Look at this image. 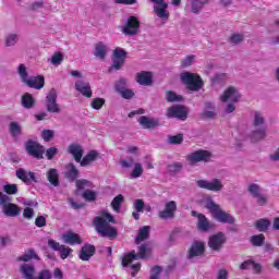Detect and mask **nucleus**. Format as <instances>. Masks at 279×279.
Segmentation results:
<instances>
[{
	"instance_id": "nucleus-1",
	"label": "nucleus",
	"mask_w": 279,
	"mask_h": 279,
	"mask_svg": "<svg viewBox=\"0 0 279 279\" xmlns=\"http://www.w3.org/2000/svg\"><path fill=\"white\" fill-rule=\"evenodd\" d=\"M110 223H117L114 216L110 213L102 211L101 217L94 218L96 232L102 236H107V239H114L117 238V229L110 226Z\"/></svg>"
},
{
	"instance_id": "nucleus-2",
	"label": "nucleus",
	"mask_w": 279,
	"mask_h": 279,
	"mask_svg": "<svg viewBox=\"0 0 279 279\" xmlns=\"http://www.w3.org/2000/svg\"><path fill=\"white\" fill-rule=\"evenodd\" d=\"M205 208L209 210L214 219H216V221H219V223H229L230 226H232V223H234L235 221L233 216L223 211L221 207L217 203H215V201H213V198H207L205 201Z\"/></svg>"
},
{
	"instance_id": "nucleus-3",
	"label": "nucleus",
	"mask_w": 279,
	"mask_h": 279,
	"mask_svg": "<svg viewBox=\"0 0 279 279\" xmlns=\"http://www.w3.org/2000/svg\"><path fill=\"white\" fill-rule=\"evenodd\" d=\"M267 128L265 126V117L260 111L253 112V131L251 133V141L253 143H258L265 138Z\"/></svg>"
},
{
	"instance_id": "nucleus-4",
	"label": "nucleus",
	"mask_w": 279,
	"mask_h": 279,
	"mask_svg": "<svg viewBox=\"0 0 279 279\" xmlns=\"http://www.w3.org/2000/svg\"><path fill=\"white\" fill-rule=\"evenodd\" d=\"M151 254V244H142L138 247V253L136 251H131L129 254H125L122 258V266L128 267L132 265L134 260H138L140 258H147Z\"/></svg>"
},
{
	"instance_id": "nucleus-5",
	"label": "nucleus",
	"mask_w": 279,
	"mask_h": 279,
	"mask_svg": "<svg viewBox=\"0 0 279 279\" xmlns=\"http://www.w3.org/2000/svg\"><path fill=\"white\" fill-rule=\"evenodd\" d=\"M180 80L182 84H185L187 86L189 90H202L204 88V81L202 80V76L191 73V72H183L180 74Z\"/></svg>"
},
{
	"instance_id": "nucleus-6",
	"label": "nucleus",
	"mask_w": 279,
	"mask_h": 279,
	"mask_svg": "<svg viewBox=\"0 0 279 279\" xmlns=\"http://www.w3.org/2000/svg\"><path fill=\"white\" fill-rule=\"evenodd\" d=\"M21 274H23L25 279H52L53 275L49 269H43L34 277L36 274V268L32 264H23L20 269Z\"/></svg>"
},
{
	"instance_id": "nucleus-7",
	"label": "nucleus",
	"mask_w": 279,
	"mask_h": 279,
	"mask_svg": "<svg viewBox=\"0 0 279 279\" xmlns=\"http://www.w3.org/2000/svg\"><path fill=\"white\" fill-rule=\"evenodd\" d=\"M10 202V196L0 192V206H2V213L5 217H19L21 215V207Z\"/></svg>"
},
{
	"instance_id": "nucleus-8",
	"label": "nucleus",
	"mask_w": 279,
	"mask_h": 279,
	"mask_svg": "<svg viewBox=\"0 0 279 279\" xmlns=\"http://www.w3.org/2000/svg\"><path fill=\"white\" fill-rule=\"evenodd\" d=\"M210 158H213V154L204 149H198L186 156V160L192 167H195L199 162H210Z\"/></svg>"
},
{
	"instance_id": "nucleus-9",
	"label": "nucleus",
	"mask_w": 279,
	"mask_h": 279,
	"mask_svg": "<svg viewBox=\"0 0 279 279\" xmlns=\"http://www.w3.org/2000/svg\"><path fill=\"white\" fill-rule=\"evenodd\" d=\"M196 185L198 189H205L206 191H211L213 193H220V191H223V181L220 179H211L208 180H198L196 181Z\"/></svg>"
},
{
	"instance_id": "nucleus-10",
	"label": "nucleus",
	"mask_w": 279,
	"mask_h": 279,
	"mask_svg": "<svg viewBox=\"0 0 279 279\" xmlns=\"http://www.w3.org/2000/svg\"><path fill=\"white\" fill-rule=\"evenodd\" d=\"M138 29H141V22H138L136 16H130L121 27V32L124 36H136Z\"/></svg>"
},
{
	"instance_id": "nucleus-11",
	"label": "nucleus",
	"mask_w": 279,
	"mask_h": 279,
	"mask_svg": "<svg viewBox=\"0 0 279 279\" xmlns=\"http://www.w3.org/2000/svg\"><path fill=\"white\" fill-rule=\"evenodd\" d=\"M247 191L251 197L256 201L257 206H267L268 198L267 195L263 194L260 185L252 183L248 185Z\"/></svg>"
},
{
	"instance_id": "nucleus-12",
	"label": "nucleus",
	"mask_w": 279,
	"mask_h": 279,
	"mask_svg": "<svg viewBox=\"0 0 279 279\" xmlns=\"http://www.w3.org/2000/svg\"><path fill=\"white\" fill-rule=\"evenodd\" d=\"M25 149L28 156L36 158V160H43L45 155V147L38 144V142H34L32 140L27 141L25 144Z\"/></svg>"
},
{
	"instance_id": "nucleus-13",
	"label": "nucleus",
	"mask_w": 279,
	"mask_h": 279,
	"mask_svg": "<svg viewBox=\"0 0 279 279\" xmlns=\"http://www.w3.org/2000/svg\"><path fill=\"white\" fill-rule=\"evenodd\" d=\"M226 241H228L226 233L218 232L209 236L208 247H210L213 252H221L223 245H226Z\"/></svg>"
},
{
	"instance_id": "nucleus-14",
	"label": "nucleus",
	"mask_w": 279,
	"mask_h": 279,
	"mask_svg": "<svg viewBox=\"0 0 279 279\" xmlns=\"http://www.w3.org/2000/svg\"><path fill=\"white\" fill-rule=\"evenodd\" d=\"M46 108L48 112H51L53 114H58L62 111L60 108V105H58V93L56 89H50L46 97Z\"/></svg>"
},
{
	"instance_id": "nucleus-15",
	"label": "nucleus",
	"mask_w": 279,
	"mask_h": 279,
	"mask_svg": "<svg viewBox=\"0 0 279 279\" xmlns=\"http://www.w3.org/2000/svg\"><path fill=\"white\" fill-rule=\"evenodd\" d=\"M169 119H179L180 121H186L189 118V110L182 105H174L168 108Z\"/></svg>"
},
{
	"instance_id": "nucleus-16",
	"label": "nucleus",
	"mask_w": 279,
	"mask_h": 279,
	"mask_svg": "<svg viewBox=\"0 0 279 279\" xmlns=\"http://www.w3.org/2000/svg\"><path fill=\"white\" fill-rule=\"evenodd\" d=\"M240 99L241 93H239V89L233 86L228 87L220 96V101H222V104H228V101L231 104H239Z\"/></svg>"
},
{
	"instance_id": "nucleus-17",
	"label": "nucleus",
	"mask_w": 279,
	"mask_h": 279,
	"mask_svg": "<svg viewBox=\"0 0 279 279\" xmlns=\"http://www.w3.org/2000/svg\"><path fill=\"white\" fill-rule=\"evenodd\" d=\"M125 58H128V51L123 50V48H116L113 50L112 56V65L111 69H116V71H119L123 64H125Z\"/></svg>"
},
{
	"instance_id": "nucleus-18",
	"label": "nucleus",
	"mask_w": 279,
	"mask_h": 279,
	"mask_svg": "<svg viewBox=\"0 0 279 279\" xmlns=\"http://www.w3.org/2000/svg\"><path fill=\"white\" fill-rule=\"evenodd\" d=\"M175 210H178V204L175 201L166 203L165 209L158 213L159 219L168 220L175 217Z\"/></svg>"
},
{
	"instance_id": "nucleus-19",
	"label": "nucleus",
	"mask_w": 279,
	"mask_h": 279,
	"mask_svg": "<svg viewBox=\"0 0 279 279\" xmlns=\"http://www.w3.org/2000/svg\"><path fill=\"white\" fill-rule=\"evenodd\" d=\"M48 245L54 252L60 253V258H62V260L69 258V256H71V253L73 252V248H71L69 246H64L61 243L56 242V240H48Z\"/></svg>"
},
{
	"instance_id": "nucleus-20",
	"label": "nucleus",
	"mask_w": 279,
	"mask_h": 279,
	"mask_svg": "<svg viewBox=\"0 0 279 279\" xmlns=\"http://www.w3.org/2000/svg\"><path fill=\"white\" fill-rule=\"evenodd\" d=\"M192 217H197V228L201 230V232H209V230H213V223L208 221V218L204 214H198L195 210L191 211Z\"/></svg>"
},
{
	"instance_id": "nucleus-21",
	"label": "nucleus",
	"mask_w": 279,
	"mask_h": 279,
	"mask_svg": "<svg viewBox=\"0 0 279 279\" xmlns=\"http://www.w3.org/2000/svg\"><path fill=\"white\" fill-rule=\"evenodd\" d=\"M75 90L81 93L83 97H86L87 99H90L93 97V89L90 88V83L86 81L78 80L74 84Z\"/></svg>"
},
{
	"instance_id": "nucleus-22",
	"label": "nucleus",
	"mask_w": 279,
	"mask_h": 279,
	"mask_svg": "<svg viewBox=\"0 0 279 279\" xmlns=\"http://www.w3.org/2000/svg\"><path fill=\"white\" fill-rule=\"evenodd\" d=\"M135 80L141 86H151L154 84V75L147 71L138 72Z\"/></svg>"
},
{
	"instance_id": "nucleus-23",
	"label": "nucleus",
	"mask_w": 279,
	"mask_h": 279,
	"mask_svg": "<svg viewBox=\"0 0 279 279\" xmlns=\"http://www.w3.org/2000/svg\"><path fill=\"white\" fill-rule=\"evenodd\" d=\"M16 178L19 180H22L25 184H29V182H37L36 181V173L32 171H27L23 168H19L15 172Z\"/></svg>"
},
{
	"instance_id": "nucleus-24",
	"label": "nucleus",
	"mask_w": 279,
	"mask_h": 279,
	"mask_svg": "<svg viewBox=\"0 0 279 279\" xmlns=\"http://www.w3.org/2000/svg\"><path fill=\"white\" fill-rule=\"evenodd\" d=\"M64 178L69 180V182H75V180L80 178V170L73 162L65 166Z\"/></svg>"
},
{
	"instance_id": "nucleus-25",
	"label": "nucleus",
	"mask_w": 279,
	"mask_h": 279,
	"mask_svg": "<svg viewBox=\"0 0 279 279\" xmlns=\"http://www.w3.org/2000/svg\"><path fill=\"white\" fill-rule=\"evenodd\" d=\"M29 88H35L36 90H40V88L45 87V76L37 75V76H31L26 82L24 83Z\"/></svg>"
},
{
	"instance_id": "nucleus-26",
	"label": "nucleus",
	"mask_w": 279,
	"mask_h": 279,
	"mask_svg": "<svg viewBox=\"0 0 279 279\" xmlns=\"http://www.w3.org/2000/svg\"><path fill=\"white\" fill-rule=\"evenodd\" d=\"M68 153L73 156L75 162H82V157L84 156V148L80 144H70L68 147Z\"/></svg>"
},
{
	"instance_id": "nucleus-27",
	"label": "nucleus",
	"mask_w": 279,
	"mask_h": 279,
	"mask_svg": "<svg viewBox=\"0 0 279 279\" xmlns=\"http://www.w3.org/2000/svg\"><path fill=\"white\" fill-rule=\"evenodd\" d=\"M95 252L96 248L94 245L92 244H85L82 248L81 252L78 254V258L81 260H90V258H93V256H95Z\"/></svg>"
},
{
	"instance_id": "nucleus-28",
	"label": "nucleus",
	"mask_w": 279,
	"mask_h": 279,
	"mask_svg": "<svg viewBox=\"0 0 279 279\" xmlns=\"http://www.w3.org/2000/svg\"><path fill=\"white\" fill-rule=\"evenodd\" d=\"M140 125L144 128V130H151L154 128H158L160 125V122L154 118H148L146 116H142L138 119Z\"/></svg>"
},
{
	"instance_id": "nucleus-29",
	"label": "nucleus",
	"mask_w": 279,
	"mask_h": 279,
	"mask_svg": "<svg viewBox=\"0 0 279 279\" xmlns=\"http://www.w3.org/2000/svg\"><path fill=\"white\" fill-rule=\"evenodd\" d=\"M61 239L66 245H81L82 243V238L74 232L64 233Z\"/></svg>"
},
{
	"instance_id": "nucleus-30",
	"label": "nucleus",
	"mask_w": 279,
	"mask_h": 279,
	"mask_svg": "<svg viewBox=\"0 0 279 279\" xmlns=\"http://www.w3.org/2000/svg\"><path fill=\"white\" fill-rule=\"evenodd\" d=\"M205 245L204 242H193L190 251L189 258H195L196 256H202L204 254Z\"/></svg>"
},
{
	"instance_id": "nucleus-31",
	"label": "nucleus",
	"mask_w": 279,
	"mask_h": 279,
	"mask_svg": "<svg viewBox=\"0 0 279 279\" xmlns=\"http://www.w3.org/2000/svg\"><path fill=\"white\" fill-rule=\"evenodd\" d=\"M167 8L169 7H165V5H154L153 10L156 14V16L158 19H160V21H163V23H167V21H169V11H167Z\"/></svg>"
},
{
	"instance_id": "nucleus-32",
	"label": "nucleus",
	"mask_w": 279,
	"mask_h": 279,
	"mask_svg": "<svg viewBox=\"0 0 279 279\" xmlns=\"http://www.w3.org/2000/svg\"><path fill=\"white\" fill-rule=\"evenodd\" d=\"M149 230H151V227L149 226H144L138 230V233L135 238L136 245H141L143 241H147V239H149Z\"/></svg>"
},
{
	"instance_id": "nucleus-33",
	"label": "nucleus",
	"mask_w": 279,
	"mask_h": 279,
	"mask_svg": "<svg viewBox=\"0 0 279 279\" xmlns=\"http://www.w3.org/2000/svg\"><path fill=\"white\" fill-rule=\"evenodd\" d=\"M108 53V46H106L104 43H98L95 46V52L94 56L98 58L99 60H106V56Z\"/></svg>"
},
{
	"instance_id": "nucleus-34",
	"label": "nucleus",
	"mask_w": 279,
	"mask_h": 279,
	"mask_svg": "<svg viewBox=\"0 0 279 279\" xmlns=\"http://www.w3.org/2000/svg\"><path fill=\"white\" fill-rule=\"evenodd\" d=\"M99 158V153L97 150H90L83 159H81V167H88L92 162H95Z\"/></svg>"
},
{
	"instance_id": "nucleus-35",
	"label": "nucleus",
	"mask_w": 279,
	"mask_h": 279,
	"mask_svg": "<svg viewBox=\"0 0 279 279\" xmlns=\"http://www.w3.org/2000/svg\"><path fill=\"white\" fill-rule=\"evenodd\" d=\"M47 180L52 184V186H60V175L56 168H51L47 172Z\"/></svg>"
},
{
	"instance_id": "nucleus-36",
	"label": "nucleus",
	"mask_w": 279,
	"mask_h": 279,
	"mask_svg": "<svg viewBox=\"0 0 279 279\" xmlns=\"http://www.w3.org/2000/svg\"><path fill=\"white\" fill-rule=\"evenodd\" d=\"M204 5H208V0H192L191 11L193 14H199L204 9Z\"/></svg>"
},
{
	"instance_id": "nucleus-37",
	"label": "nucleus",
	"mask_w": 279,
	"mask_h": 279,
	"mask_svg": "<svg viewBox=\"0 0 279 279\" xmlns=\"http://www.w3.org/2000/svg\"><path fill=\"white\" fill-rule=\"evenodd\" d=\"M271 226V221L267 218L258 219L255 222V228L258 230V232H267L269 230V227Z\"/></svg>"
},
{
	"instance_id": "nucleus-38",
	"label": "nucleus",
	"mask_w": 279,
	"mask_h": 279,
	"mask_svg": "<svg viewBox=\"0 0 279 279\" xmlns=\"http://www.w3.org/2000/svg\"><path fill=\"white\" fill-rule=\"evenodd\" d=\"M9 132L13 138H19L23 134V129L19 122L13 121L9 124Z\"/></svg>"
},
{
	"instance_id": "nucleus-39",
	"label": "nucleus",
	"mask_w": 279,
	"mask_h": 279,
	"mask_svg": "<svg viewBox=\"0 0 279 279\" xmlns=\"http://www.w3.org/2000/svg\"><path fill=\"white\" fill-rule=\"evenodd\" d=\"M34 104H35V100L32 94L26 93L22 96V106L23 108H26V110L34 108Z\"/></svg>"
},
{
	"instance_id": "nucleus-40",
	"label": "nucleus",
	"mask_w": 279,
	"mask_h": 279,
	"mask_svg": "<svg viewBox=\"0 0 279 279\" xmlns=\"http://www.w3.org/2000/svg\"><path fill=\"white\" fill-rule=\"evenodd\" d=\"M76 184V191H86V189H93V182L86 180V179H78L75 182Z\"/></svg>"
},
{
	"instance_id": "nucleus-41",
	"label": "nucleus",
	"mask_w": 279,
	"mask_h": 279,
	"mask_svg": "<svg viewBox=\"0 0 279 279\" xmlns=\"http://www.w3.org/2000/svg\"><path fill=\"white\" fill-rule=\"evenodd\" d=\"M124 197L123 195L119 194L116 196L111 202V208L114 213H121V204H123Z\"/></svg>"
},
{
	"instance_id": "nucleus-42",
	"label": "nucleus",
	"mask_w": 279,
	"mask_h": 279,
	"mask_svg": "<svg viewBox=\"0 0 279 279\" xmlns=\"http://www.w3.org/2000/svg\"><path fill=\"white\" fill-rule=\"evenodd\" d=\"M182 162H174L167 166V173H169V175H175V173H180L182 171Z\"/></svg>"
},
{
	"instance_id": "nucleus-43",
	"label": "nucleus",
	"mask_w": 279,
	"mask_h": 279,
	"mask_svg": "<svg viewBox=\"0 0 279 279\" xmlns=\"http://www.w3.org/2000/svg\"><path fill=\"white\" fill-rule=\"evenodd\" d=\"M33 258L35 260H38V255L36 254V252H34V250H29L24 255L20 256L17 260L29 263V260H32Z\"/></svg>"
},
{
	"instance_id": "nucleus-44",
	"label": "nucleus",
	"mask_w": 279,
	"mask_h": 279,
	"mask_svg": "<svg viewBox=\"0 0 279 279\" xmlns=\"http://www.w3.org/2000/svg\"><path fill=\"white\" fill-rule=\"evenodd\" d=\"M17 73L20 75V80L21 82H23V84H25L28 80H29V74L27 73V68L25 66V64L21 63L17 68Z\"/></svg>"
},
{
	"instance_id": "nucleus-45",
	"label": "nucleus",
	"mask_w": 279,
	"mask_h": 279,
	"mask_svg": "<svg viewBox=\"0 0 279 279\" xmlns=\"http://www.w3.org/2000/svg\"><path fill=\"white\" fill-rule=\"evenodd\" d=\"M244 40H245V35L240 33L232 34L229 38L230 45H234V46L241 45V43H243Z\"/></svg>"
},
{
	"instance_id": "nucleus-46",
	"label": "nucleus",
	"mask_w": 279,
	"mask_h": 279,
	"mask_svg": "<svg viewBox=\"0 0 279 279\" xmlns=\"http://www.w3.org/2000/svg\"><path fill=\"white\" fill-rule=\"evenodd\" d=\"M19 43V35L16 34H9L5 37L4 45L5 47H14Z\"/></svg>"
},
{
	"instance_id": "nucleus-47",
	"label": "nucleus",
	"mask_w": 279,
	"mask_h": 279,
	"mask_svg": "<svg viewBox=\"0 0 279 279\" xmlns=\"http://www.w3.org/2000/svg\"><path fill=\"white\" fill-rule=\"evenodd\" d=\"M251 243L255 247H260L265 243V235L264 234L253 235L251 238Z\"/></svg>"
},
{
	"instance_id": "nucleus-48",
	"label": "nucleus",
	"mask_w": 279,
	"mask_h": 279,
	"mask_svg": "<svg viewBox=\"0 0 279 279\" xmlns=\"http://www.w3.org/2000/svg\"><path fill=\"white\" fill-rule=\"evenodd\" d=\"M143 175V165L142 163H135L133 171L131 172V178L136 179L141 178Z\"/></svg>"
},
{
	"instance_id": "nucleus-49",
	"label": "nucleus",
	"mask_w": 279,
	"mask_h": 279,
	"mask_svg": "<svg viewBox=\"0 0 279 279\" xmlns=\"http://www.w3.org/2000/svg\"><path fill=\"white\" fill-rule=\"evenodd\" d=\"M3 191L7 195H16L19 193V186L16 184H5L3 185Z\"/></svg>"
},
{
	"instance_id": "nucleus-50",
	"label": "nucleus",
	"mask_w": 279,
	"mask_h": 279,
	"mask_svg": "<svg viewBox=\"0 0 279 279\" xmlns=\"http://www.w3.org/2000/svg\"><path fill=\"white\" fill-rule=\"evenodd\" d=\"M114 88L117 93H121L128 88V80L125 78H120L119 81L116 82Z\"/></svg>"
},
{
	"instance_id": "nucleus-51",
	"label": "nucleus",
	"mask_w": 279,
	"mask_h": 279,
	"mask_svg": "<svg viewBox=\"0 0 279 279\" xmlns=\"http://www.w3.org/2000/svg\"><path fill=\"white\" fill-rule=\"evenodd\" d=\"M83 199H86V202H95L97 199V193L90 191V190H85L82 194Z\"/></svg>"
},
{
	"instance_id": "nucleus-52",
	"label": "nucleus",
	"mask_w": 279,
	"mask_h": 279,
	"mask_svg": "<svg viewBox=\"0 0 279 279\" xmlns=\"http://www.w3.org/2000/svg\"><path fill=\"white\" fill-rule=\"evenodd\" d=\"M226 80H228V75H226V73L216 74L211 78V84H223Z\"/></svg>"
},
{
	"instance_id": "nucleus-53",
	"label": "nucleus",
	"mask_w": 279,
	"mask_h": 279,
	"mask_svg": "<svg viewBox=\"0 0 279 279\" xmlns=\"http://www.w3.org/2000/svg\"><path fill=\"white\" fill-rule=\"evenodd\" d=\"M166 99H167V101H169V102L182 101V96L177 95V94L173 93V92H167V94H166Z\"/></svg>"
},
{
	"instance_id": "nucleus-54",
	"label": "nucleus",
	"mask_w": 279,
	"mask_h": 279,
	"mask_svg": "<svg viewBox=\"0 0 279 279\" xmlns=\"http://www.w3.org/2000/svg\"><path fill=\"white\" fill-rule=\"evenodd\" d=\"M104 104H106L104 98H95L92 101V108H94V110H101V108H104Z\"/></svg>"
},
{
	"instance_id": "nucleus-55",
	"label": "nucleus",
	"mask_w": 279,
	"mask_h": 279,
	"mask_svg": "<svg viewBox=\"0 0 279 279\" xmlns=\"http://www.w3.org/2000/svg\"><path fill=\"white\" fill-rule=\"evenodd\" d=\"M62 60H63L62 53L56 52V53L51 57L50 62H51V64H53L54 66H60V64H62Z\"/></svg>"
},
{
	"instance_id": "nucleus-56",
	"label": "nucleus",
	"mask_w": 279,
	"mask_h": 279,
	"mask_svg": "<svg viewBox=\"0 0 279 279\" xmlns=\"http://www.w3.org/2000/svg\"><path fill=\"white\" fill-rule=\"evenodd\" d=\"M184 141V137L182 134L172 135L169 137L170 145H180Z\"/></svg>"
},
{
	"instance_id": "nucleus-57",
	"label": "nucleus",
	"mask_w": 279,
	"mask_h": 279,
	"mask_svg": "<svg viewBox=\"0 0 279 279\" xmlns=\"http://www.w3.org/2000/svg\"><path fill=\"white\" fill-rule=\"evenodd\" d=\"M194 61H195V56L190 54L181 61V66H183V69H186V66H191V64H193Z\"/></svg>"
},
{
	"instance_id": "nucleus-58",
	"label": "nucleus",
	"mask_w": 279,
	"mask_h": 279,
	"mask_svg": "<svg viewBox=\"0 0 279 279\" xmlns=\"http://www.w3.org/2000/svg\"><path fill=\"white\" fill-rule=\"evenodd\" d=\"M134 210H137V213H143L145 209V202L143 199H135L133 203Z\"/></svg>"
},
{
	"instance_id": "nucleus-59",
	"label": "nucleus",
	"mask_w": 279,
	"mask_h": 279,
	"mask_svg": "<svg viewBox=\"0 0 279 279\" xmlns=\"http://www.w3.org/2000/svg\"><path fill=\"white\" fill-rule=\"evenodd\" d=\"M54 132L52 130H44L41 132V137L46 143H49L53 138Z\"/></svg>"
},
{
	"instance_id": "nucleus-60",
	"label": "nucleus",
	"mask_w": 279,
	"mask_h": 279,
	"mask_svg": "<svg viewBox=\"0 0 279 279\" xmlns=\"http://www.w3.org/2000/svg\"><path fill=\"white\" fill-rule=\"evenodd\" d=\"M35 226L37 228H45V226H47V218H45V216H38L35 219Z\"/></svg>"
},
{
	"instance_id": "nucleus-61",
	"label": "nucleus",
	"mask_w": 279,
	"mask_h": 279,
	"mask_svg": "<svg viewBox=\"0 0 279 279\" xmlns=\"http://www.w3.org/2000/svg\"><path fill=\"white\" fill-rule=\"evenodd\" d=\"M123 99H132L134 97V90L126 88L119 93Z\"/></svg>"
},
{
	"instance_id": "nucleus-62",
	"label": "nucleus",
	"mask_w": 279,
	"mask_h": 279,
	"mask_svg": "<svg viewBox=\"0 0 279 279\" xmlns=\"http://www.w3.org/2000/svg\"><path fill=\"white\" fill-rule=\"evenodd\" d=\"M56 154H58V148L50 147L46 150V158H48V160H53Z\"/></svg>"
},
{
	"instance_id": "nucleus-63",
	"label": "nucleus",
	"mask_w": 279,
	"mask_h": 279,
	"mask_svg": "<svg viewBox=\"0 0 279 279\" xmlns=\"http://www.w3.org/2000/svg\"><path fill=\"white\" fill-rule=\"evenodd\" d=\"M215 117H217V112L215 111L205 110L201 113V118L203 119H215Z\"/></svg>"
},
{
	"instance_id": "nucleus-64",
	"label": "nucleus",
	"mask_w": 279,
	"mask_h": 279,
	"mask_svg": "<svg viewBox=\"0 0 279 279\" xmlns=\"http://www.w3.org/2000/svg\"><path fill=\"white\" fill-rule=\"evenodd\" d=\"M24 219H33L34 218V209L32 207H26L23 211Z\"/></svg>"
}]
</instances>
